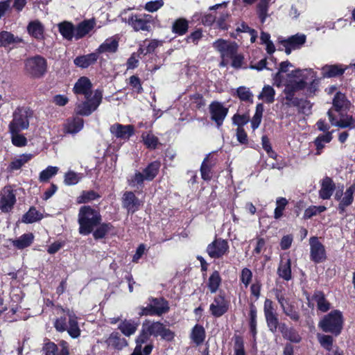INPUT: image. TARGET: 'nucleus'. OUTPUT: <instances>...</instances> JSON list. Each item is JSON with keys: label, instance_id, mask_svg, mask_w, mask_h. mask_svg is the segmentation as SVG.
<instances>
[{"label": "nucleus", "instance_id": "1", "mask_svg": "<svg viewBox=\"0 0 355 355\" xmlns=\"http://www.w3.org/2000/svg\"><path fill=\"white\" fill-rule=\"evenodd\" d=\"M102 220L99 209L90 205L80 207L78 214V233L82 236L92 234L96 241L105 238L114 227L112 223H102Z\"/></svg>", "mask_w": 355, "mask_h": 355}, {"label": "nucleus", "instance_id": "2", "mask_svg": "<svg viewBox=\"0 0 355 355\" xmlns=\"http://www.w3.org/2000/svg\"><path fill=\"white\" fill-rule=\"evenodd\" d=\"M319 80L311 69H297L290 72V93L306 89V94L312 95L318 89Z\"/></svg>", "mask_w": 355, "mask_h": 355}, {"label": "nucleus", "instance_id": "3", "mask_svg": "<svg viewBox=\"0 0 355 355\" xmlns=\"http://www.w3.org/2000/svg\"><path fill=\"white\" fill-rule=\"evenodd\" d=\"M58 307L65 315L60 316L55 320L53 325L55 330L61 333L67 331L72 338H78L80 336L81 331L78 325V317L74 311L61 306Z\"/></svg>", "mask_w": 355, "mask_h": 355}, {"label": "nucleus", "instance_id": "4", "mask_svg": "<svg viewBox=\"0 0 355 355\" xmlns=\"http://www.w3.org/2000/svg\"><path fill=\"white\" fill-rule=\"evenodd\" d=\"M103 99V93L100 89H96L90 97L85 98L76 105L75 112L80 116H89L97 110Z\"/></svg>", "mask_w": 355, "mask_h": 355}, {"label": "nucleus", "instance_id": "5", "mask_svg": "<svg viewBox=\"0 0 355 355\" xmlns=\"http://www.w3.org/2000/svg\"><path fill=\"white\" fill-rule=\"evenodd\" d=\"M149 303L146 306L140 308L141 311L139 313L140 316H161L167 313L170 310L168 301L164 297H149L148 299Z\"/></svg>", "mask_w": 355, "mask_h": 355}, {"label": "nucleus", "instance_id": "6", "mask_svg": "<svg viewBox=\"0 0 355 355\" xmlns=\"http://www.w3.org/2000/svg\"><path fill=\"white\" fill-rule=\"evenodd\" d=\"M343 318L342 313L338 310L331 311L326 315L319 323V327L324 332L331 333L338 336L343 329Z\"/></svg>", "mask_w": 355, "mask_h": 355}, {"label": "nucleus", "instance_id": "7", "mask_svg": "<svg viewBox=\"0 0 355 355\" xmlns=\"http://www.w3.org/2000/svg\"><path fill=\"white\" fill-rule=\"evenodd\" d=\"M33 116V112L28 107L17 108L12 114V120L9 124V130L15 132L26 130L29 127V119Z\"/></svg>", "mask_w": 355, "mask_h": 355}, {"label": "nucleus", "instance_id": "8", "mask_svg": "<svg viewBox=\"0 0 355 355\" xmlns=\"http://www.w3.org/2000/svg\"><path fill=\"white\" fill-rule=\"evenodd\" d=\"M145 326L148 334L155 338L160 336L162 340L167 342H172L175 337V333L160 321L146 322Z\"/></svg>", "mask_w": 355, "mask_h": 355}, {"label": "nucleus", "instance_id": "9", "mask_svg": "<svg viewBox=\"0 0 355 355\" xmlns=\"http://www.w3.org/2000/svg\"><path fill=\"white\" fill-rule=\"evenodd\" d=\"M150 335L146 331L145 323H143L142 328L135 339L136 346L130 355H150L154 348L153 342H150L143 348L142 345L148 342Z\"/></svg>", "mask_w": 355, "mask_h": 355}, {"label": "nucleus", "instance_id": "10", "mask_svg": "<svg viewBox=\"0 0 355 355\" xmlns=\"http://www.w3.org/2000/svg\"><path fill=\"white\" fill-rule=\"evenodd\" d=\"M46 60L41 55L29 58L25 61V69L31 76L40 78L46 71Z\"/></svg>", "mask_w": 355, "mask_h": 355}, {"label": "nucleus", "instance_id": "11", "mask_svg": "<svg viewBox=\"0 0 355 355\" xmlns=\"http://www.w3.org/2000/svg\"><path fill=\"white\" fill-rule=\"evenodd\" d=\"M127 23L135 31H150L153 25V17L148 14L131 15Z\"/></svg>", "mask_w": 355, "mask_h": 355}, {"label": "nucleus", "instance_id": "12", "mask_svg": "<svg viewBox=\"0 0 355 355\" xmlns=\"http://www.w3.org/2000/svg\"><path fill=\"white\" fill-rule=\"evenodd\" d=\"M230 302L226 299L225 293L220 291L214 297L213 302L209 305L211 315L216 318H220L229 310Z\"/></svg>", "mask_w": 355, "mask_h": 355}, {"label": "nucleus", "instance_id": "13", "mask_svg": "<svg viewBox=\"0 0 355 355\" xmlns=\"http://www.w3.org/2000/svg\"><path fill=\"white\" fill-rule=\"evenodd\" d=\"M229 244L227 240L215 238L207 247V252L212 259H220L229 252Z\"/></svg>", "mask_w": 355, "mask_h": 355}, {"label": "nucleus", "instance_id": "14", "mask_svg": "<svg viewBox=\"0 0 355 355\" xmlns=\"http://www.w3.org/2000/svg\"><path fill=\"white\" fill-rule=\"evenodd\" d=\"M216 157H205L200 166L201 178L205 181H210L214 173H219L221 168H218Z\"/></svg>", "mask_w": 355, "mask_h": 355}, {"label": "nucleus", "instance_id": "15", "mask_svg": "<svg viewBox=\"0 0 355 355\" xmlns=\"http://www.w3.org/2000/svg\"><path fill=\"white\" fill-rule=\"evenodd\" d=\"M274 85L280 88H284L286 100H288V62H281L278 72L273 78Z\"/></svg>", "mask_w": 355, "mask_h": 355}, {"label": "nucleus", "instance_id": "16", "mask_svg": "<svg viewBox=\"0 0 355 355\" xmlns=\"http://www.w3.org/2000/svg\"><path fill=\"white\" fill-rule=\"evenodd\" d=\"M17 202L16 193L10 185L4 187L0 194V210L3 213L12 211Z\"/></svg>", "mask_w": 355, "mask_h": 355}, {"label": "nucleus", "instance_id": "17", "mask_svg": "<svg viewBox=\"0 0 355 355\" xmlns=\"http://www.w3.org/2000/svg\"><path fill=\"white\" fill-rule=\"evenodd\" d=\"M263 312L269 330L272 333H276L278 327V317L275 304L271 300L268 298L265 300Z\"/></svg>", "mask_w": 355, "mask_h": 355}, {"label": "nucleus", "instance_id": "18", "mask_svg": "<svg viewBox=\"0 0 355 355\" xmlns=\"http://www.w3.org/2000/svg\"><path fill=\"white\" fill-rule=\"evenodd\" d=\"M110 131L114 137L121 141H128L135 135V130L132 125H123L116 123L110 126Z\"/></svg>", "mask_w": 355, "mask_h": 355}, {"label": "nucleus", "instance_id": "19", "mask_svg": "<svg viewBox=\"0 0 355 355\" xmlns=\"http://www.w3.org/2000/svg\"><path fill=\"white\" fill-rule=\"evenodd\" d=\"M123 208L125 209L128 214H133L139 210L142 206V202L136 196L133 191H125L121 198Z\"/></svg>", "mask_w": 355, "mask_h": 355}, {"label": "nucleus", "instance_id": "20", "mask_svg": "<svg viewBox=\"0 0 355 355\" xmlns=\"http://www.w3.org/2000/svg\"><path fill=\"white\" fill-rule=\"evenodd\" d=\"M338 114L340 115L339 119H338L335 114L333 113V110H329L327 112L329 121L333 126L340 128H355V119L352 115H344L341 112Z\"/></svg>", "mask_w": 355, "mask_h": 355}, {"label": "nucleus", "instance_id": "21", "mask_svg": "<svg viewBox=\"0 0 355 355\" xmlns=\"http://www.w3.org/2000/svg\"><path fill=\"white\" fill-rule=\"evenodd\" d=\"M213 46L220 52L223 60L231 59L238 50V45L235 42H230L224 40L216 41Z\"/></svg>", "mask_w": 355, "mask_h": 355}, {"label": "nucleus", "instance_id": "22", "mask_svg": "<svg viewBox=\"0 0 355 355\" xmlns=\"http://www.w3.org/2000/svg\"><path fill=\"white\" fill-rule=\"evenodd\" d=\"M310 257L315 263H320L326 259L324 246L320 242L318 237L313 236L309 239Z\"/></svg>", "mask_w": 355, "mask_h": 355}, {"label": "nucleus", "instance_id": "23", "mask_svg": "<svg viewBox=\"0 0 355 355\" xmlns=\"http://www.w3.org/2000/svg\"><path fill=\"white\" fill-rule=\"evenodd\" d=\"M355 192V183L350 185L345 191V192L343 193V190L340 191H336L335 194V199L340 201L339 205H338V209L340 212H344L345 210V208L348 206H349L354 200V193Z\"/></svg>", "mask_w": 355, "mask_h": 355}, {"label": "nucleus", "instance_id": "24", "mask_svg": "<svg viewBox=\"0 0 355 355\" xmlns=\"http://www.w3.org/2000/svg\"><path fill=\"white\" fill-rule=\"evenodd\" d=\"M92 84L87 77L80 78L73 87V92L77 95H83L85 98L90 97L94 93L92 92Z\"/></svg>", "mask_w": 355, "mask_h": 355}, {"label": "nucleus", "instance_id": "25", "mask_svg": "<svg viewBox=\"0 0 355 355\" xmlns=\"http://www.w3.org/2000/svg\"><path fill=\"white\" fill-rule=\"evenodd\" d=\"M228 109L223 107L220 103H214L210 105L211 119L216 123L218 127L223 124Z\"/></svg>", "mask_w": 355, "mask_h": 355}, {"label": "nucleus", "instance_id": "26", "mask_svg": "<svg viewBox=\"0 0 355 355\" xmlns=\"http://www.w3.org/2000/svg\"><path fill=\"white\" fill-rule=\"evenodd\" d=\"M335 189L336 186L332 179L329 177L324 178L320 181V189L319 190L320 198L322 200L329 199Z\"/></svg>", "mask_w": 355, "mask_h": 355}, {"label": "nucleus", "instance_id": "27", "mask_svg": "<svg viewBox=\"0 0 355 355\" xmlns=\"http://www.w3.org/2000/svg\"><path fill=\"white\" fill-rule=\"evenodd\" d=\"M84 125V120L78 116L69 118L67 120L64 125V130L66 133L76 134L80 132Z\"/></svg>", "mask_w": 355, "mask_h": 355}, {"label": "nucleus", "instance_id": "28", "mask_svg": "<svg viewBox=\"0 0 355 355\" xmlns=\"http://www.w3.org/2000/svg\"><path fill=\"white\" fill-rule=\"evenodd\" d=\"M348 67L342 64H327L322 67V75L324 78H332L342 75Z\"/></svg>", "mask_w": 355, "mask_h": 355}, {"label": "nucleus", "instance_id": "29", "mask_svg": "<svg viewBox=\"0 0 355 355\" xmlns=\"http://www.w3.org/2000/svg\"><path fill=\"white\" fill-rule=\"evenodd\" d=\"M35 239V236L32 232L25 233L19 237L12 241V245L17 250H24L30 247Z\"/></svg>", "mask_w": 355, "mask_h": 355}, {"label": "nucleus", "instance_id": "30", "mask_svg": "<svg viewBox=\"0 0 355 355\" xmlns=\"http://www.w3.org/2000/svg\"><path fill=\"white\" fill-rule=\"evenodd\" d=\"M96 23L94 19L84 20L75 28L74 37L79 40L88 34L94 27Z\"/></svg>", "mask_w": 355, "mask_h": 355}, {"label": "nucleus", "instance_id": "31", "mask_svg": "<svg viewBox=\"0 0 355 355\" xmlns=\"http://www.w3.org/2000/svg\"><path fill=\"white\" fill-rule=\"evenodd\" d=\"M105 343L107 346L117 350H121L128 345L127 340L124 338H121L120 334L117 331H113L105 340Z\"/></svg>", "mask_w": 355, "mask_h": 355}, {"label": "nucleus", "instance_id": "32", "mask_svg": "<svg viewBox=\"0 0 355 355\" xmlns=\"http://www.w3.org/2000/svg\"><path fill=\"white\" fill-rule=\"evenodd\" d=\"M349 108V102L346 99L345 96L340 92L337 93L333 100V113L345 112Z\"/></svg>", "mask_w": 355, "mask_h": 355}, {"label": "nucleus", "instance_id": "33", "mask_svg": "<svg viewBox=\"0 0 355 355\" xmlns=\"http://www.w3.org/2000/svg\"><path fill=\"white\" fill-rule=\"evenodd\" d=\"M274 293L283 312L288 315V308L287 307L288 306V296L286 291L282 286H279L274 290Z\"/></svg>", "mask_w": 355, "mask_h": 355}, {"label": "nucleus", "instance_id": "34", "mask_svg": "<svg viewBox=\"0 0 355 355\" xmlns=\"http://www.w3.org/2000/svg\"><path fill=\"white\" fill-rule=\"evenodd\" d=\"M98 55L97 53H92L76 58L73 62L77 67L85 69L94 64L98 60Z\"/></svg>", "mask_w": 355, "mask_h": 355}, {"label": "nucleus", "instance_id": "35", "mask_svg": "<svg viewBox=\"0 0 355 355\" xmlns=\"http://www.w3.org/2000/svg\"><path fill=\"white\" fill-rule=\"evenodd\" d=\"M161 162L159 161H154L149 163L147 166L143 169L142 173L147 181L153 180L158 175Z\"/></svg>", "mask_w": 355, "mask_h": 355}, {"label": "nucleus", "instance_id": "36", "mask_svg": "<svg viewBox=\"0 0 355 355\" xmlns=\"http://www.w3.org/2000/svg\"><path fill=\"white\" fill-rule=\"evenodd\" d=\"M222 284V277L219 271L214 270L208 278L207 287L211 293H216Z\"/></svg>", "mask_w": 355, "mask_h": 355}, {"label": "nucleus", "instance_id": "37", "mask_svg": "<svg viewBox=\"0 0 355 355\" xmlns=\"http://www.w3.org/2000/svg\"><path fill=\"white\" fill-rule=\"evenodd\" d=\"M27 31L32 37L37 40H42L44 37V28L38 20L31 21L27 26Z\"/></svg>", "mask_w": 355, "mask_h": 355}, {"label": "nucleus", "instance_id": "38", "mask_svg": "<svg viewBox=\"0 0 355 355\" xmlns=\"http://www.w3.org/2000/svg\"><path fill=\"white\" fill-rule=\"evenodd\" d=\"M205 338L206 331L203 326L199 324L194 325L191 333V338L193 342L199 345L205 341Z\"/></svg>", "mask_w": 355, "mask_h": 355}, {"label": "nucleus", "instance_id": "39", "mask_svg": "<svg viewBox=\"0 0 355 355\" xmlns=\"http://www.w3.org/2000/svg\"><path fill=\"white\" fill-rule=\"evenodd\" d=\"M277 274L286 281H288V253L281 254V259L277 268Z\"/></svg>", "mask_w": 355, "mask_h": 355}, {"label": "nucleus", "instance_id": "40", "mask_svg": "<svg viewBox=\"0 0 355 355\" xmlns=\"http://www.w3.org/2000/svg\"><path fill=\"white\" fill-rule=\"evenodd\" d=\"M42 214L40 213L35 207L32 206L29 208L28 211L22 216L21 222L26 224L33 223L42 220Z\"/></svg>", "mask_w": 355, "mask_h": 355}, {"label": "nucleus", "instance_id": "41", "mask_svg": "<svg viewBox=\"0 0 355 355\" xmlns=\"http://www.w3.org/2000/svg\"><path fill=\"white\" fill-rule=\"evenodd\" d=\"M118 41L116 39L113 37L107 38L98 48L97 53H114L118 49Z\"/></svg>", "mask_w": 355, "mask_h": 355}, {"label": "nucleus", "instance_id": "42", "mask_svg": "<svg viewBox=\"0 0 355 355\" xmlns=\"http://www.w3.org/2000/svg\"><path fill=\"white\" fill-rule=\"evenodd\" d=\"M269 0H259L257 4V14L261 24L266 21L268 17Z\"/></svg>", "mask_w": 355, "mask_h": 355}, {"label": "nucleus", "instance_id": "43", "mask_svg": "<svg viewBox=\"0 0 355 355\" xmlns=\"http://www.w3.org/2000/svg\"><path fill=\"white\" fill-rule=\"evenodd\" d=\"M313 300L317 303L318 309L322 312H326L330 309V303L326 300L323 293L320 291L315 292Z\"/></svg>", "mask_w": 355, "mask_h": 355}, {"label": "nucleus", "instance_id": "44", "mask_svg": "<svg viewBox=\"0 0 355 355\" xmlns=\"http://www.w3.org/2000/svg\"><path fill=\"white\" fill-rule=\"evenodd\" d=\"M141 138L144 144L149 149H155L159 144L158 138L151 132H144Z\"/></svg>", "mask_w": 355, "mask_h": 355}, {"label": "nucleus", "instance_id": "45", "mask_svg": "<svg viewBox=\"0 0 355 355\" xmlns=\"http://www.w3.org/2000/svg\"><path fill=\"white\" fill-rule=\"evenodd\" d=\"M189 28V22L184 18L176 19L172 26L173 33L179 35H184Z\"/></svg>", "mask_w": 355, "mask_h": 355}, {"label": "nucleus", "instance_id": "46", "mask_svg": "<svg viewBox=\"0 0 355 355\" xmlns=\"http://www.w3.org/2000/svg\"><path fill=\"white\" fill-rule=\"evenodd\" d=\"M58 27L60 34L64 39L71 40L74 37L75 29L71 23L64 21L60 23Z\"/></svg>", "mask_w": 355, "mask_h": 355}, {"label": "nucleus", "instance_id": "47", "mask_svg": "<svg viewBox=\"0 0 355 355\" xmlns=\"http://www.w3.org/2000/svg\"><path fill=\"white\" fill-rule=\"evenodd\" d=\"M306 36L303 33H297L290 36V52L292 50L300 49L306 42Z\"/></svg>", "mask_w": 355, "mask_h": 355}, {"label": "nucleus", "instance_id": "48", "mask_svg": "<svg viewBox=\"0 0 355 355\" xmlns=\"http://www.w3.org/2000/svg\"><path fill=\"white\" fill-rule=\"evenodd\" d=\"M100 198L101 196L94 190L83 191L81 194L78 197L77 202L80 204H86Z\"/></svg>", "mask_w": 355, "mask_h": 355}, {"label": "nucleus", "instance_id": "49", "mask_svg": "<svg viewBox=\"0 0 355 355\" xmlns=\"http://www.w3.org/2000/svg\"><path fill=\"white\" fill-rule=\"evenodd\" d=\"M21 40L7 31L0 32V46H6L12 43H18Z\"/></svg>", "mask_w": 355, "mask_h": 355}, {"label": "nucleus", "instance_id": "50", "mask_svg": "<svg viewBox=\"0 0 355 355\" xmlns=\"http://www.w3.org/2000/svg\"><path fill=\"white\" fill-rule=\"evenodd\" d=\"M275 90L270 85H266L263 87L262 92L258 96L259 99H263L268 103H271L275 100Z\"/></svg>", "mask_w": 355, "mask_h": 355}, {"label": "nucleus", "instance_id": "51", "mask_svg": "<svg viewBox=\"0 0 355 355\" xmlns=\"http://www.w3.org/2000/svg\"><path fill=\"white\" fill-rule=\"evenodd\" d=\"M236 94L241 101L251 103H253V94L251 92L250 88L241 86L237 88Z\"/></svg>", "mask_w": 355, "mask_h": 355}, {"label": "nucleus", "instance_id": "52", "mask_svg": "<svg viewBox=\"0 0 355 355\" xmlns=\"http://www.w3.org/2000/svg\"><path fill=\"white\" fill-rule=\"evenodd\" d=\"M263 112V105L262 103H259L256 106L255 113L251 120V127L254 130L257 129L261 122L262 115Z\"/></svg>", "mask_w": 355, "mask_h": 355}, {"label": "nucleus", "instance_id": "53", "mask_svg": "<svg viewBox=\"0 0 355 355\" xmlns=\"http://www.w3.org/2000/svg\"><path fill=\"white\" fill-rule=\"evenodd\" d=\"M58 171L56 166H49L40 173L39 180L41 182H48L53 176L55 175Z\"/></svg>", "mask_w": 355, "mask_h": 355}, {"label": "nucleus", "instance_id": "54", "mask_svg": "<svg viewBox=\"0 0 355 355\" xmlns=\"http://www.w3.org/2000/svg\"><path fill=\"white\" fill-rule=\"evenodd\" d=\"M83 174L77 173L73 171H69L64 175V182L66 185H75L82 179Z\"/></svg>", "mask_w": 355, "mask_h": 355}, {"label": "nucleus", "instance_id": "55", "mask_svg": "<svg viewBox=\"0 0 355 355\" xmlns=\"http://www.w3.org/2000/svg\"><path fill=\"white\" fill-rule=\"evenodd\" d=\"M146 180L142 173L136 171L134 175L131 176L130 178L128 179V184L129 186L134 187H142L144 186V182Z\"/></svg>", "mask_w": 355, "mask_h": 355}, {"label": "nucleus", "instance_id": "56", "mask_svg": "<svg viewBox=\"0 0 355 355\" xmlns=\"http://www.w3.org/2000/svg\"><path fill=\"white\" fill-rule=\"evenodd\" d=\"M317 338L323 348L328 351L332 349L334 338L331 336L318 334Z\"/></svg>", "mask_w": 355, "mask_h": 355}, {"label": "nucleus", "instance_id": "57", "mask_svg": "<svg viewBox=\"0 0 355 355\" xmlns=\"http://www.w3.org/2000/svg\"><path fill=\"white\" fill-rule=\"evenodd\" d=\"M119 329L125 336H130L135 333L137 326L130 322L124 321L119 324Z\"/></svg>", "mask_w": 355, "mask_h": 355}, {"label": "nucleus", "instance_id": "58", "mask_svg": "<svg viewBox=\"0 0 355 355\" xmlns=\"http://www.w3.org/2000/svg\"><path fill=\"white\" fill-rule=\"evenodd\" d=\"M252 272L248 268H243L239 275V280L241 284L244 285L245 288H247L252 282Z\"/></svg>", "mask_w": 355, "mask_h": 355}, {"label": "nucleus", "instance_id": "59", "mask_svg": "<svg viewBox=\"0 0 355 355\" xmlns=\"http://www.w3.org/2000/svg\"><path fill=\"white\" fill-rule=\"evenodd\" d=\"M234 338V355H245L243 337L236 335Z\"/></svg>", "mask_w": 355, "mask_h": 355}, {"label": "nucleus", "instance_id": "60", "mask_svg": "<svg viewBox=\"0 0 355 355\" xmlns=\"http://www.w3.org/2000/svg\"><path fill=\"white\" fill-rule=\"evenodd\" d=\"M288 204V200L285 198H279L277 199L276 205L277 207L275 209L274 217L276 219L281 218L283 216L284 210L286 205Z\"/></svg>", "mask_w": 355, "mask_h": 355}, {"label": "nucleus", "instance_id": "61", "mask_svg": "<svg viewBox=\"0 0 355 355\" xmlns=\"http://www.w3.org/2000/svg\"><path fill=\"white\" fill-rule=\"evenodd\" d=\"M10 132L12 135V143L13 145L18 147L26 146L27 139L23 135L19 134L20 132H15L13 131H10Z\"/></svg>", "mask_w": 355, "mask_h": 355}, {"label": "nucleus", "instance_id": "62", "mask_svg": "<svg viewBox=\"0 0 355 355\" xmlns=\"http://www.w3.org/2000/svg\"><path fill=\"white\" fill-rule=\"evenodd\" d=\"M278 157H266L264 160L266 166L268 168H282L284 166V164L282 162H279L277 159ZM282 158V157H279Z\"/></svg>", "mask_w": 355, "mask_h": 355}, {"label": "nucleus", "instance_id": "63", "mask_svg": "<svg viewBox=\"0 0 355 355\" xmlns=\"http://www.w3.org/2000/svg\"><path fill=\"white\" fill-rule=\"evenodd\" d=\"M325 210L326 207L322 205L309 207L304 211V218H310L313 216L324 211Z\"/></svg>", "mask_w": 355, "mask_h": 355}, {"label": "nucleus", "instance_id": "64", "mask_svg": "<svg viewBox=\"0 0 355 355\" xmlns=\"http://www.w3.org/2000/svg\"><path fill=\"white\" fill-rule=\"evenodd\" d=\"M42 351L44 355H57L58 348L53 342L49 341L44 345Z\"/></svg>", "mask_w": 355, "mask_h": 355}]
</instances>
